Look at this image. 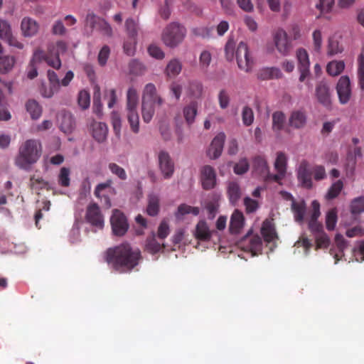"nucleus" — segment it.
<instances>
[{"label": "nucleus", "mask_w": 364, "mask_h": 364, "mask_svg": "<svg viewBox=\"0 0 364 364\" xmlns=\"http://www.w3.org/2000/svg\"><path fill=\"white\" fill-rule=\"evenodd\" d=\"M141 251L132 248L128 242L108 248L105 252V260L119 273L130 272L141 260Z\"/></svg>", "instance_id": "nucleus-1"}, {"label": "nucleus", "mask_w": 364, "mask_h": 364, "mask_svg": "<svg viewBox=\"0 0 364 364\" xmlns=\"http://www.w3.org/2000/svg\"><path fill=\"white\" fill-rule=\"evenodd\" d=\"M41 154V141L34 139H27L19 146L15 164L21 169L28 170L31 165L38 161Z\"/></svg>", "instance_id": "nucleus-2"}, {"label": "nucleus", "mask_w": 364, "mask_h": 364, "mask_svg": "<svg viewBox=\"0 0 364 364\" xmlns=\"http://www.w3.org/2000/svg\"><path fill=\"white\" fill-rule=\"evenodd\" d=\"M186 36V28L177 22H172L164 29L162 41L166 46L175 48L183 42Z\"/></svg>", "instance_id": "nucleus-3"}, {"label": "nucleus", "mask_w": 364, "mask_h": 364, "mask_svg": "<svg viewBox=\"0 0 364 364\" xmlns=\"http://www.w3.org/2000/svg\"><path fill=\"white\" fill-rule=\"evenodd\" d=\"M235 57L239 68L249 73L252 70L254 62L250 56L247 45L241 41L235 51Z\"/></svg>", "instance_id": "nucleus-4"}, {"label": "nucleus", "mask_w": 364, "mask_h": 364, "mask_svg": "<svg viewBox=\"0 0 364 364\" xmlns=\"http://www.w3.org/2000/svg\"><path fill=\"white\" fill-rule=\"evenodd\" d=\"M110 223L113 234L119 237L124 235L129 228L127 217L118 209L112 211Z\"/></svg>", "instance_id": "nucleus-5"}, {"label": "nucleus", "mask_w": 364, "mask_h": 364, "mask_svg": "<svg viewBox=\"0 0 364 364\" xmlns=\"http://www.w3.org/2000/svg\"><path fill=\"white\" fill-rule=\"evenodd\" d=\"M273 41L278 53L282 56L289 54L292 46L287 33L282 28H278L273 33Z\"/></svg>", "instance_id": "nucleus-6"}, {"label": "nucleus", "mask_w": 364, "mask_h": 364, "mask_svg": "<svg viewBox=\"0 0 364 364\" xmlns=\"http://www.w3.org/2000/svg\"><path fill=\"white\" fill-rule=\"evenodd\" d=\"M85 26L100 31L104 36L112 37V28L104 18L97 16L94 13H88L85 17Z\"/></svg>", "instance_id": "nucleus-7"}, {"label": "nucleus", "mask_w": 364, "mask_h": 364, "mask_svg": "<svg viewBox=\"0 0 364 364\" xmlns=\"http://www.w3.org/2000/svg\"><path fill=\"white\" fill-rule=\"evenodd\" d=\"M238 245L244 251L256 255L257 252L262 250V240L259 235L252 234L250 230L238 242Z\"/></svg>", "instance_id": "nucleus-8"}, {"label": "nucleus", "mask_w": 364, "mask_h": 364, "mask_svg": "<svg viewBox=\"0 0 364 364\" xmlns=\"http://www.w3.org/2000/svg\"><path fill=\"white\" fill-rule=\"evenodd\" d=\"M48 53L52 55L46 58V62L48 65L55 68L60 69L61 67V61L59 58L60 54L64 53L67 50V44L63 41H58L55 44L48 46Z\"/></svg>", "instance_id": "nucleus-9"}, {"label": "nucleus", "mask_w": 364, "mask_h": 364, "mask_svg": "<svg viewBox=\"0 0 364 364\" xmlns=\"http://www.w3.org/2000/svg\"><path fill=\"white\" fill-rule=\"evenodd\" d=\"M85 219L97 229L102 230L104 228V216L96 203H91L87 206Z\"/></svg>", "instance_id": "nucleus-10"}, {"label": "nucleus", "mask_w": 364, "mask_h": 364, "mask_svg": "<svg viewBox=\"0 0 364 364\" xmlns=\"http://www.w3.org/2000/svg\"><path fill=\"white\" fill-rule=\"evenodd\" d=\"M159 168L165 179L172 177L174 173V162L166 151H160L158 154Z\"/></svg>", "instance_id": "nucleus-11"}, {"label": "nucleus", "mask_w": 364, "mask_h": 364, "mask_svg": "<svg viewBox=\"0 0 364 364\" xmlns=\"http://www.w3.org/2000/svg\"><path fill=\"white\" fill-rule=\"evenodd\" d=\"M312 168L309 162L306 160L301 161L298 168L297 178L303 187L308 189L312 187Z\"/></svg>", "instance_id": "nucleus-12"}, {"label": "nucleus", "mask_w": 364, "mask_h": 364, "mask_svg": "<svg viewBox=\"0 0 364 364\" xmlns=\"http://www.w3.org/2000/svg\"><path fill=\"white\" fill-rule=\"evenodd\" d=\"M142 102L154 106H161L164 100L157 93L156 86L153 83H148L143 90Z\"/></svg>", "instance_id": "nucleus-13"}, {"label": "nucleus", "mask_w": 364, "mask_h": 364, "mask_svg": "<svg viewBox=\"0 0 364 364\" xmlns=\"http://www.w3.org/2000/svg\"><path fill=\"white\" fill-rule=\"evenodd\" d=\"M296 58L298 60V69L300 72L299 81L304 82L310 73V62L307 51L304 48L298 49L296 50Z\"/></svg>", "instance_id": "nucleus-14"}, {"label": "nucleus", "mask_w": 364, "mask_h": 364, "mask_svg": "<svg viewBox=\"0 0 364 364\" xmlns=\"http://www.w3.org/2000/svg\"><path fill=\"white\" fill-rule=\"evenodd\" d=\"M336 90L341 104H347L351 97L350 82L348 76L341 77L337 83Z\"/></svg>", "instance_id": "nucleus-15"}, {"label": "nucleus", "mask_w": 364, "mask_h": 364, "mask_svg": "<svg viewBox=\"0 0 364 364\" xmlns=\"http://www.w3.org/2000/svg\"><path fill=\"white\" fill-rule=\"evenodd\" d=\"M92 137L98 143L106 141L108 134V128L105 123L92 120L89 126Z\"/></svg>", "instance_id": "nucleus-16"}, {"label": "nucleus", "mask_w": 364, "mask_h": 364, "mask_svg": "<svg viewBox=\"0 0 364 364\" xmlns=\"http://www.w3.org/2000/svg\"><path fill=\"white\" fill-rule=\"evenodd\" d=\"M0 38L6 41L10 46L16 47L19 49L23 48L22 43L17 41L13 36L10 25L5 21L0 20Z\"/></svg>", "instance_id": "nucleus-17"}, {"label": "nucleus", "mask_w": 364, "mask_h": 364, "mask_svg": "<svg viewBox=\"0 0 364 364\" xmlns=\"http://www.w3.org/2000/svg\"><path fill=\"white\" fill-rule=\"evenodd\" d=\"M225 140V134L223 132H220L215 136L207 151V154L210 159H215L221 155Z\"/></svg>", "instance_id": "nucleus-18"}, {"label": "nucleus", "mask_w": 364, "mask_h": 364, "mask_svg": "<svg viewBox=\"0 0 364 364\" xmlns=\"http://www.w3.org/2000/svg\"><path fill=\"white\" fill-rule=\"evenodd\" d=\"M311 208L312 213L309 221V228L312 232L318 234L323 231L322 224L317 220L321 215L319 203L316 200L312 201Z\"/></svg>", "instance_id": "nucleus-19"}, {"label": "nucleus", "mask_w": 364, "mask_h": 364, "mask_svg": "<svg viewBox=\"0 0 364 364\" xmlns=\"http://www.w3.org/2000/svg\"><path fill=\"white\" fill-rule=\"evenodd\" d=\"M202 186L205 190L215 187L216 183V173L214 168L209 166H204L201 169Z\"/></svg>", "instance_id": "nucleus-20"}, {"label": "nucleus", "mask_w": 364, "mask_h": 364, "mask_svg": "<svg viewBox=\"0 0 364 364\" xmlns=\"http://www.w3.org/2000/svg\"><path fill=\"white\" fill-rule=\"evenodd\" d=\"M316 96L318 101L328 107L331 105V94L329 87L324 82H319L316 87Z\"/></svg>", "instance_id": "nucleus-21"}, {"label": "nucleus", "mask_w": 364, "mask_h": 364, "mask_svg": "<svg viewBox=\"0 0 364 364\" xmlns=\"http://www.w3.org/2000/svg\"><path fill=\"white\" fill-rule=\"evenodd\" d=\"M48 78L50 84L48 90L46 88L42 89L41 94L45 97H51L55 92L59 90L60 80L55 72L51 70H48Z\"/></svg>", "instance_id": "nucleus-22"}, {"label": "nucleus", "mask_w": 364, "mask_h": 364, "mask_svg": "<svg viewBox=\"0 0 364 364\" xmlns=\"http://www.w3.org/2000/svg\"><path fill=\"white\" fill-rule=\"evenodd\" d=\"M244 223L245 217L243 213L238 210H235L230 218V232L231 234H238L243 228Z\"/></svg>", "instance_id": "nucleus-23"}, {"label": "nucleus", "mask_w": 364, "mask_h": 364, "mask_svg": "<svg viewBox=\"0 0 364 364\" xmlns=\"http://www.w3.org/2000/svg\"><path fill=\"white\" fill-rule=\"evenodd\" d=\"M165 247L164 243L161 244L156 240V235L153 232L145 240L144 251L155 255L163 251Z\"/></svg>", "instance_id": "nucleus-24"}, {"label": "nucleus", "mask_w": 364, "mask_h": 364, "mask_svg": "<svg viewBox=\"0 0 364 364\" xmlns=\"http://www.w3.org/2000/svg\"><path fill=\"white\" fill-rule=\"evenodd\" d=\"M253 172L263 179L268 175L269 166L265 159L261 156L254 157L252 160Z\"/></svg>", "instance_id": "nucleus-25"}, {"label": "nucleus", "mask_w": 364, "mask_h": 364, "mask_svg": "<svg viewBox=\"0 0 364 364\" xmlns=\"http://www.w3.org/2000/svg\"><path fill=\"white\" fill-rule=\"evenodd\" d=\"M257 78L261 80L282 78L283 75L279 68L276 67L264 68L260 69L257 74Z\"/></svg>", "instance_id": "nucleus-26"}, {"label": "nucleus", "mask_w": 364, "mask_h": 364, "mask_svg": "<svg viewBox=\"0 0 364 364\" xmlns=\"http://www.w3.org/2000/svg\"><path fill=\"white\" fill-rule=\"evenodd\" d=\"M194 236L197 240L200 241H209L210 240L212 233L205 221L200 220L197 223Z\"/></svg>", "instance_id": "nucleus-27"}, {"label": "nucleus", "mask_w": 364, "mask_h": 364, "mask_svg": "<svg viewBox=\"0 0 364 364\" xmlns=\"http://www.w3.org/2000/svg\"><path fill=\"white\" fill-rule=\"evenodd\" d=\"M125 31L129 39H137L140 31L139 19L128 18L124 23Z\"/></svg>", "instance_id": "nucleus-28"}, {"label": "nucleus", "mask_w": 364, "mask_h": 364, "mask_svg": "<svg viewBox=\"0 0 364 364\" xmlns=\"http://www.w3.org/2000/svg\"><path fill=\"white\" fill-rule=\"evenodd\" d=\"M21 27L25 36H33L38 30V23L29 17H25L23 18Z\"/></svg>", "instance_id": "nucleus-29"}, {"label": "nucleus", "mask_w": 364, "mask_h": 364, "mask_svg": "<svg viewBox=\"0 0 364 364\" xmlns=\"http://www.w3.org/2000/svg\"><path fill=\"white\" fill-rule=\"evenodd\" d=\"M306 122V117L303 111L296 110L291 112L289 119V125L295 129H301Z\"/></svg>", "instance_id": "nucleus-30"}, {"label": "nucleus", "mask_w": 364, "mask_h": 364, "mask_svg": "<svg viewBox=\"0 0 364 364\" xmlns=\"http://www.w3.org/2000/svg\"><path fill=\"white\" fill-rule=\"evenodd\" d=\"M288 195V197L291 198L292 203H291V210L294 213V219L297 223H301L304 221V215L306 213V205L304 202L296 203L294 200L292 196L285 193Z\"/></svg>", "instance_id": "nucleus-31"}, {"label": "nucleus", "mask_w": 364, "mask_h": 364, "mask_svg": "<svg viewBox=\"0 0 364 364\" xmlns=\"http://www.w3.org/2000/svg\"><path fill=\"white\" fill-rule=\"evenodd\" d=\"M228 196L230 203L235 205L242 196L241 189L237 183L232 181L228 183Z\"/></svg>", "instance_id": "nucleus-32"}, {"label": "nucleus", "mask_w": 364, "mask_h": 364, "mask_svg": "<svg viewBox=\"0 0 364 364\" xmlns=\"http://www.w3.org/2000/svg\"><path fill=\"white\" fill-rule=\"evenodd\" d=\"M197 112L198 103L196 101H192L184 107L183 110V117L188 125H191L194 122Z\"/></svg>", "instance_id": "nucleus-33"}, {"label": "nucleus", "mask_w": 364, "mask_h": 364, "mask_svg": "<svg viewBox=\"0 0 364 364\" xmlns=\"http://www.w3.org/2000/svg\"><path fill=\"white\" fill-rule=\"evenodd\" d=\"M261 234L264 238V240L267 242H272L274 239L277 238V235L275 231L274 227L271 223L265 221L263 223L261 228Z\"/></svg>", "instance_id": "nucleus-34"}, {"label": "nucleus", "mask_w": 364, "mask_h": 364, "mask_svg": "<svg viewBox=\"0 0 364 364\" xmlns=\"http://www.w3.org/2000/svg\"><path fill=\"white\" fill-rule=\"evenodd\" d=\"M203 92V87L200 82L193 80L188 82L187 87V94L189 97L194 99L201 98Z\"/></svg>", "instance_id": "nucleus-35"}, {"label": "nucleus", "mask_w": 364, "mask_h": 364, "mask_svg": "<svg viewBox=\"0 0 364 364\" xmlns=\"http://www.w3.org/2000/svg\"><path fill=\"white\" fill-rule=\"evenodd\" d=\"M127 118L132 132L137 134L139 132V117L137 109H126Z\"/></svg>", "instance_id": "nucleus-36"}, {"label": "nucleus", "mask_w": 364, "mask_h": 364, "mask_svg": "<svg viewBox=\"0 0 364 364\" xmlns=\"http://www.w3.org/2000/svg\"><path fill=\"white\" fill-rule=\"evenodd\" d=\"M160 209L159 198L155 194H150L148 196V205L146 213L150 216H156L158 215Z\"/></svg>", "instance_id": "nucleus-37"}, {"label": "nucleus", "mask_w": 364, "mask_h": 364, "mask_svg": "<svg viewBox=\"0 0 364 364\" xmlns=\"http://www.w3.org/2000/svg\"><path fill=\"white\" fill-rule=\"evenodd\" d=\"M182 70L181 63L178 59H173L166 65V75L169 77H174L179 75Z\"/></svg>", "instance_id": "nucleus-38"}, {"label": "nucleus", "mask_w": 364, "mask_h": 364, "mask_svg": "<svg viewBox=\"0 0 364 364\" xmlns=\"http://www.w3.org/2000/svg\"><path fill=\"white\" fill-rule=\"evenodd\" d=\"M26 107L33 119H38L41 116L42 107L36 100H29L26 104Z\"/></svg>", "instance_id": "nucleus-39"}, {"label": "nucleus", "mask_w": 364, "mask_h": 364, "mask_svg": "<svg viewBox=\"0 0 364 364\" xmlns=\"http://www.w3.org/2000/svg\"><path fill=\"white\" fill-rule=\"evenodd\" d=\"M345 68V63L343 60H333L326 66L327 73L332 76H337L341 74Z\"/></svg>", "instance_id": "nucleus-40"}, {"label": "nucleus", "mask_w": 364, "mask_h": 364, "mask_svg": "<svg viewBox=\"0 0 364 364\" xmlns=\"http://www.w3.org/2000/svg\"><path fill=\"white\" fill-rule=\"evenodd\" d=\"M138 99V94L136 89L134 87H129L127 94L126 109H136Z\"/></svg>", "instance_id": "nucleus-41"}, {"label": "nucleus", "mask_w": 364, "mask_h": 364, "mask_svg": "<svg viewBox=\"0 0 364 364\" xmlns=\"http://www.w3.org/2000/svg\"><path fill=\"white\" fill-rule=\"evenodd\" d=\"M200 213V210L198 207H193L187 204L183 203L178 207L176 217L180 218L181 217L191 213L193 215H198Z\"/></svg>", "instance_id": "nucleus-42"}, {"label": "nucleus", "mask_w": 364, "mask_h": 364, "mask_svg": "<svg viewBox=\"0 0 364 364\" xmlns=\"http://www.w3.org/2000/svg\"><path fill=\"white\" fill-rule=\"evenodd\" d=\"M358 77L360 87L364 90V48L358 57Z\"/></svg>", "instance_id": "nucleus-43"}, {"label": "nucleus", "mask_w": 364, "mask_h": 364, "mask_svg": "<svg viewBox=\"0 0 364 364\" xmlns=\"http://www.w3.org/2000/svg\"><path fill=\"white\" fill-rule=\"evenodd\" d=\"M285 122V115L282 112H275L272 114V129L274 131H280L283 129Z\"/></svg>", "instance_id": "nucleus-44"}, {"label": "nucleus", "mask_w": 364, "mask_h": 364, "mask_svg": "<svg viewBox=\"0 0 364 364\" xmlns=\"http://www.w3.org/2000/svg\"><path fill=\"white\" fill-rule=\"evenodd\" d=\"M155 113L154 105L141 102V115L145 123H149Z\"/></svg>", "instance_id": "nucleus-45"}, {"label": "nucleus", "mask_w": 364, "mask_h": 364, "mask_svg": "<svg viewBox=\"0 0 364 364\" xmlns=\"http://www.w3.org/2000/svg\"><path fill=\"white\" fill-rule=\"evenodd\" d=\"M70 170L69 168L62 167L58 176V183L62 187H68L70 184Z\"/></svg>", "instance_id": "nucleus-46"}, {"label": "nucleus", "mask_w": 364, "mask_h": 364, "mask_svg": "<svg viewBox=\"0 0 364 364\" xmlns=\"http://www.w3.org/2000/svg\"><path fill=\"white\" fill-rule=\"evenodd\" d=\"M15 63L13 56L4 55L0 57V72L6 73L12 69Z\"/></svg>", "instance_id": "nucleus-47"}, {"label": "nucleus", "mask_w": 364, "mask_h": 364, "mask_svg": "<svg viewBox=\"0 0 364 364\" xmlns=\"http://www.w3.org/2000/svg\"><path fill=\"white\" fill-rule=\"evenodd\" d=\"M108 168L110 172L119 178L122 181H125L127 178V175L125 170L117 164L116 163L112 162L108 164Z\"/></svg>", "instance_id": "nucleus-48"}, {"label": "nucleus", "mask_w": 364, "mask_h": 364, "mask_svg": "<svg viewBox=\"0 0 364 364\" xmlns=\"http://www.w3.org/2000/svg\"><path fill=\"white\" fill-rule=\"evenodd\" d=\"M343 184L341 180H338L336 182L333 183L328 189L326 198L328 200H331L336 198L341 193V190L343 189Z\"/></svg>", "instance_id": "nucleus-49"}, {"label": "nucleus", "mask_w": 364, "mask_h": 364, "mask_svg": "<svg viewBox=\"0 0 364 364\" xmlns=\"http://www.w3.org/2000/svg\"><path fill=\"white\" fill-rule=\"evenodd\" d=\"M337 223V211L336 208H332L326 214V225L328 230H334Z\"/></svg>", "instance_id": "nucleus-50"}, {"label": "nucleus", "mask_w": 364, "mask_h": 364, "mask_svg": "<svg viewBox=\"0 0 364 364\" xmlns=\"http://www.w3.org/2000/svg\"><path fill=\"white\" fill-rule=\"evenodd\" d=\"M214 28L213 26H201L193 28L192 33L196 36L205 38L211 37Z\"/></svg>", "instance_id": "nucleus-51"}, {"label": "nucleus", "mask_w": 364, "mask_h": 364, "mask_svg": "<svg viewBox=\"0 0 364 364\" xmlns=\"http://www.w3.org/2000/svg\"><path fill=\"white\" fill-rule=\"evenodd\" d=\"M129 73L134 75H141L146 70L145 66L136 60H132L129 64Z\"/></svg>", "instance_id": "nucleus-52"}, {"label": "nucleus", "mask_w": 364, "mask_h": 364, "mask_svg": "<svg viewBox=\"0 0 364 364\" xmlns=\"http://www.w3.org/2000/svg\"><path fill=\"white\" fill-rule=\"evenodd\" d=\"M111 122L115 135L119 136L122 128V119L119 113L114 111L111 113Z\"/></svg>", "instance_id": "nucleus-53"}, {"label": "nucleus", "mask_w": 364, "mask_h": 364, "mask_svg": "<svg viewBox=\"0 0 364 364\" xmlns=\"http://www.w3.org/2000/svg\"><path fill=\"white\" fill-rule=\"evenodd\" d=\"M77 103L82 109H87L90 107V96L88 91L82 90L79 92Z\"/></svg>", "instance_id": "nucleus-54"}, {"label": "nucleus", "mask_w": 364, "mask_h": 364, "mask_svg": "<svg viewBox=\"0 0 364 364\" xmlns=\"http://www.w3.org/2000/svg\"><path fill=\"white\" fill-rule=\"evenodd\" d=\"M287 156L283 152H278L274 163V168L277 171H287Z\"/></svg>", "instance_id": "nucleus-55"}, {"label": "nucleus", "mask_w": 364, "mask_h": 364, "mask_svg": "<svg viewBox=\"0 0 364 364\" xmlns=\"http://www.w3.org/2000/svg\"><path fill=\"white\" fill-rule=\"evenodd\" d=\"M242 119L243 124L247 127L250 126L253 123L254 113L252 108L248 106L243 107L242 112Z\"/></svg>", "instance_id": "nucleus-56"}, {"label": "nucleus", "mask_w": 364, "mask_h": 364, "mask_svg": "<svg viewBox=\"0 0 364 364\" xmlns=\"http://www.w3.org/2000/svg\"><path fill=\"white\" fill-rule=\"evenodd\" d=\"M249 162L246 158L241 159L235 166L234 172L237 175L245 173L249 170Z\"/></svg>", "instance_id": "nucleus-57"}, {"label": "nucleus", "mask_w": 364, "mask_h": 364, "mask_svg": "<svg viewBox=\"0 0 364 364\" xmlns=\"http://www.w3.org/2000/svg\"><path fill=\"white\" fill-rule=\"evenodd\" d=\"M351 212L358 214L364 211V196L354 199L350 205Z\"/></svg>", "instance_id": "nucleus-58"}, {"label": "nucleus", "mask_w": 364, "mask_h": 364, "mask_svg": "<svg viewBox=\"0 0 364 364\" xmlns=\"http://www.w3.org/2000/svg\"><path fill=\"white\" fill-rule=\"evenodd\" d=\"M343 48L340 47L338 41L333 38L328 39V54L329 55H334L339 53H341Z\"/></svg>", "instance_id": "nucleus-59"}, {"label": "nucleus", "mask_w": 364, "mask_h": 364, "mask_svg": "<svg viewBox=\"0 0 364 364\" xmlns=\"http://www.w3.org/2000/svg\"><path fill=\"white\" fill-rule=\"evenodd\" d=\"M235 42L232 39L230 38L225 46V53L227 60L232 61L235 56Z\"/></svg>", "instance_id": "nucleus-60"}, {"label": "nucleus", "mask_w": 364, "mask_h": 364, "mask_svg": "<svg viewBox=\"0 0 364 364\" xmlns=\"http://www.w3.org/2000/svg\"><path fill=\"white\" fill-rule=\"evenodd\" d=\"M136 43L137 39H129V37H127V40L124 43L123 46L125 53L130 56L134 55Z\"/></svg>", "instance_id": "nucleus-61"}, {"label": "nucleus", "mask_w": 364, "mask_h": 364, "mask_svg": "<svg viewBox=\"0 0 364 364\" xmlns=\"http://www.w3.org/2000/svg\"><path fill=\"white\" fill-rule=\"evenodd\" d=\"M93 112L97 114L100 115L102 114V105L100 101V88L97 87V91L95 92L93 97Z\"/></svg>", "instance_id": "nucleus-62"}, {"label": "nucleus", "mask_w": 364, "mask_h": 364, "mask_svg": "<svg viewBox=\"0 0 364 364\" xmlns=\"http://www.w3.org/2000/svg\"><path fill=\"white\" fill-rule=\"evenodd\" d=\"M244 205L245 206L247 213H252L259 208L258 202L250 197H245L244 198Z\"/></svg>", "instance_id": "nucleus-63"}, {"label": "nucleus", "mask_w": 364, "mask_h": 364, "mask_svg": "<svg viewBox=\"0 0 364 364\" xmlns=\"http://www.w3.org/2000/svg\"><path fill=\"white\" fill-rule=\"evenodd\" d=\"M109 53L110 49L109 46H104L100 50L97 57L98 63L101 66H104L107 63Z\"/></svg>", "instance_id": "nucleus-64"}]
</instances>
